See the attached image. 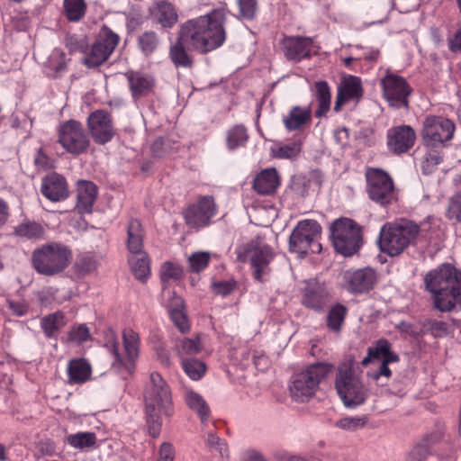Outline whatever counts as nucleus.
<instances>
[{"mask_svg":"<svg viewBox=\"0 0 461 461\" xmlns=\"http://www.w3.org/2000/svg\"><path fill=\"white\" fill-rule=\"evenodd\" d=\"M68 375L70 384H83L88 381L91 377V365L85 358L72 359L68 365Z\"/></svg>","mask_w":461,"mask_h":461,"instance_id":"32","label":"nucleus"},{"mask_svg":"<svg viewBox=\"0 0 461 461\" xmlns=\"http://www.w3.org/2000/svg\"><path fill=\"white\" fill-rule=\"evenodd\" d=\"M97 194V186L93 182L87 180L78 181L77 185V210L79 212L91 213Z\"/></svg>","mask_w":461,"mask_h":461,"instance_id":"24","label":"nucleus"},{"mask_svg":"<svg viewBox=\"0 0 461 461\" xmlns=\"http://www.w3.org/2000/svg\"><path fill=\"white\" fill-rule=\"evenodd\" d=\"M185 374L193 380H199L205 373V364L198 359L186 358L182 360Z\"/></svg>","mask_w":461,"mask_h":461,"instance_id":"49","label":"nucleus"},{"mask_svg":"<svg viewBox=\"0 0 461 461\" xmlns=\"http://www.w3.org/2000/svg\"><path fill=\"white\" fill-rule=\"evenodd\" d=\"M365 176L366 191L371 201L386 207L398 200L393 180L386 171L376 167H367Z\"/></svg>","mask_w":461,"mask_h":461,"instance_id":"8","label":"nucleus"},{"mask_svg":"<svg viewBox=\"0 0 461 461\" xmlns=\"http://www.w3.org/2000/svg\"><path fill=\"white\" fill-rule=\"evenodd\" d=\"M129 264L134 276L145 282L150 275L149 258L146 253H140V256H132L129 258Z\"/></svg>","mask_w":461,"mask_h":461,"instance_id":"38","label":"nucleus"},{"mask_svg":"<svg viewBox=\"0 0 461 461\" xmlns=\"http://www.w3.org/2000/svg\"><path fill=\"white\" fill-rule=\"evenodd\" d=\"M216 213L217 204L213 196L201 195L184 211V218L190 228H203Z\"/></svg>","mask_w":461,"mask_h":461,"instance_id":"13","label":"nucleus"},{"mask_svg":"<svg viewBox=\"0 0 461 461\" xmlns=\"http://www.w3.org/2000/svg\"><path fill=\"white\" fill-rule=\"evenodd\" d=\"M314 88L315 97L319 103L315 115L321 117L330 109L331 98L330 88L325 81L316 82Z\"/></svg>","mask_w":461,"mask_h":461,"instance_id":"39","label":"nucleus"},{"mask_svg":"<svg viewBox=\"0 0 461 461\" xmlns=\"http://www.w3.org/2000/svg\"><path fill=\"white\" fill-rule=\"evenodd\" d=\"M313 41L309 37H288L284 41L285 57L295 62L311 56Z\"/></svg>","mask_w":461,"mask_h":461,"instance_id":"22","label":"nucleus"},{"mask_svg":"<svg viewBox=\"0 0 461 461\" xmlns=\"http://www.w3.org/2000/svg\"><path fill=\"white\" fill-rule=\"evenodd\" d=\"M188 46L185 41L181 39V31L176 42L171 46L169 55L176 67L190 68L193 64L192 57L187 53L185 47Z\"/></svg>","mask_w":461,"mask_h":461,"instance_id":"36","label":"nucleus"},{"mask_svg":"<svg viewBox=\"0 0 461 461\" xmlns=\"http://www.w3.org/2000/svg\"><path fill=\"white\" fill-rule=\"evenodd\" d=\"M170 318L181 333L189 331L190 325L184 311V300L179 296H174L168 307Z\"/></svg>","mask_w":461,"mask_h":461,"instance_id":"34","label":"nucleus"},{"mask_svg":"<svg viewBox=\"0 0 461 461\" xmlns=\"http://www.w3.org/2000/svg\"><path fill=\"white\" fill-rule=\"evenodd\" d=\"M98 265L99 260L95 253L80 252L76 256L71 270L76 277L83 278L95 271Z\"/></svg>","mask_w":461,"mask_h":461,"instance_id":"31","label":"nucleus"},{"mask_svg":"<svg viewBox=\"0 0 461 461\" xmlns=\"http://www.w3.org/2000/svg\"><path fill=\"white\" fill-rule=\"evenodd\" d=\"M312 118V109L308 107L294 106L284 118L285 127L288 131L300 130Z\"/></svg>","mask_w":461,"mask_h":461,"instance_id":"33","label":"nucleus"},{"mask_svg":"<svg viewBox=\"0 0 461 461\" xmlns=\"http://www.w3.org/2000/svg\"><path fill=\"white\" fill-rule=\"evenodd\" d=\"M363 96V86L360 77L346 76L342 78L338 90L335 110L348 102H358Z\"/></svg>","mask_w":461,"mask_h":461,"instance_id":"18","label":"nucleus"},{"mask_svg":"<svg viewBox=\"0 0 461 461\" xmlns=\"http://www.w3.org/2000/svg\"><path fill=\"white\" fill-rule=\"evenodd\" d=\"M332 370V365L327 363H315L309 366L304 371L297 374L290 386L292 397L297 402H306L312 398L320 383Z\"/></svg>","mask_w":461,"mask_h":461,"instance_id":"7","label":"nucleus"},{"mask_svg":"<svg viewBox=\"0 0 461 461\" xmlns=\"http://www.w3.org/2000/svg\"><path fill=\"white\" fill-rule=\"evenodd\" d=\"M395 352L392 351L391 343L385 339H380L367 348V355L361 360V365L366 366L375 360H384Z\"/></svg>","mask_w":461,"mask_h":461,"instance_id":"35","label":"nucleus"},{"mask_svg":"<svg viewBox=\"0 0 461 461\" xmlns=\"http://www.w3.org/2000/svg\"><path fill=\"white\" fill-rule=\"evenodd\" d=\"M380 85L383 96L390 106L398 109L408 108V97L412 89L404 77L387 70L381 78Z\"/></svg>","mask_w":461,"mask_h":461,"instance_id":"10","label":"nucleus"},{"mask_svg":"<svg viewBox=\"0 0 461 461\" xmlns=\"http://www.w3.org/2000/svg\"><path fill=\"white\" fill-rule=\"evenodd\" d=\"M335 249L345 257L354 255L361 246L360 232H330Z\"/></svg>","mask_w":461,"mask_h":461,"instance_id":"23","label":"nucleus"},{"mask_svg":"<svg viewBox=\"0 0 461 461\" xmlns=\"http://www.w3.org/2000/svg\"><path fill=\"white\" fill-rule=\"evenodd\" d=\"M153 20L163 28H172L178 20L175 6L168 1H158L151 12Z\"/></svg>","mask_w":461,"mask_h":461,"instance_id":"28","label":"nucleus"},{"mask_svg":"<svg viewBox=\"0 0 461 461\" xmlns=\"http://www.w3.org/2000/svg\"><path fill=\"white\" fill-rule=\"evenodd\" d=\"M91 339L90 329L85 323L73 325L68 332V341L75 345H81Z\"/></svg>","mask_w":461,"mask_h":461,"instance_id":"48","label":"nucleus"},{"mask_svg":"<svg viewBox=\"0 0 461 461\" xmlns=\"http://www.w3.org/2000/svg\"><path fill=\"white\" fill-rule=\"evenodd\" d=\"M329 301V294L323 285L317 281H308L303 289L302 303L317 312L323 311Z\"/></svg>","mask_w":461,"mask_h":461,"instance_id":"21","label":"nucleus"},{"mask_svg":"<svg viewBox=\"0 0 461 461\" xmlns=\"http://www.w3.org/2000/svg\"><path fill=\"white\" fill-rule=\"evenodd\" d=\"M63 8L68 21L78 22L85 16L86 4L85 0H63Z\"/></svg>","mask_w":461,"mask_h":461,"instance_id":"44","label":"nucleus"},{"mask_svg":"<svg viewBox=\"0 0 461 461\" xmlns=\"http://www.w3.org/2000/svg\"><path fill=\"white\" fill-rule=\"evenodd\" d=\"M356 365L354 357L346 358L339 365L335 379L337 393L344 405L348 408L364 403L369 394L368 389L356 373Z\"/></svg>","mask_w":461,"mask_h":461,"instance_id":"4","label":"nucleus"},{"mask_svg":"<svg viewBox=\"0 0 461 461\" xmlns=\"http://www.w3.org/2000/svg\"><path fill=\"white\" fill-rule=\"evenodd\" d=\"M347 313L348 309L346 306L340 303H337L334 306H332L327 315V327L332 331H340Z\"/></svg>","mask_w":461,"mask_h":461,"instance_id":"41","label":"nucleus"},{"mask_svg":"<svg viewBox=\"0 0 461 461\" xmlns=\"http://www.w3.org/2000/svg\"><path fill=\"white\" fill-rule=\"evenodd\" d=\"M321 232H291L289 238V249L290 251L306 254L307 249H311L312 252H320L321 246L316 242L318 234Z\"/></svg>","mask_w":461,"mask_h":461,"instance_id":"26","label":"nucleus"},{"mask_svg":"<svg viewBox=\"0 0 461 461\" xmlns=\"http://www.w3.org/2000/svg\"><path fill=\"white\" fill-rule=\"evenodd\" d=\"M122 339L127 359L123 360L121 357L118 344L113 342L110 346V351L114 357L113 366L118 367L119 369H121V367H124L128 373H131L133 361L139 354V335L131 329H125L122 333Z\"/></svg>","mask_w":461,"mask_h":461,"instance_id":"15","label":"nucleus"},{"mask_svg":"<svg viewBox=\"0 0 461 461\" xmlns=\"http://www.w3.org/2000/svg\"><path fill=\"white\" fill-rule=\"evenodd\" d=\"M248 140V131L242 124L234 125L226 132V146L230 151L244 147Z\"/></svg>","mask_w":461,"mask_h":461,"instance_id":"37","label":"nucleus"},{"mask_svg":"<svg viewBox=\"0 0 461 461\" xmlns=\"http://www.w3.org/2000/svg\"><path fill=\"white\" fill-rule=\"evenodd\" d=\"M414 232H379L380 249L391 257L401 254L414 238Z\"/></svg>","mask_w":461,"mask_h":461,"instance_id":"19","label":"nucleus"},{"mask_svg":"<svg viewBox=\"0 0 461 461\" xmlns=\"http://www.w3.org/2000/svg\"><path fill=\"white\" fill-rule=\"evenodd\" d=\"M65 325L64 314L60 312L49 314L41 321V329L48 338H52Z\"/></svg>","mask_w":461,"mask_h":461,"instance_id":"43","label":"nucleus"},{"mask_svg":"<svg viewBox=\"0 0 461 461\" xmlns=\"http://www.w3.org/2000/svg\"><path fill=\"white\" fill-rule=\"evenodd\" d=\"M8 308L16 316H24L29 311L28 304L23 300H7Z\"/></svg>","mask_w":461,"mask_h":461,"instance_id":"63","label":"nucleus"},{"mask_svg":"<svg viewBox=\"0 0 461 461\" xmlns=\"http://www.w3.org/2000/svg\"><path fill=\"white\" fill-rule=\"evenodd\" d=\"M144 401L148 432L151 437L158 438L162 426L160 414H173L170 388L158 372H153L149 375L144 390Z\"/></svg>","mask_w":461,"mask_h":461,"instance_id":"3","label":"nucleus"},{"mask_svg":"<svg viewBox=\"0 0 461 461\" xmlns=\"http://www.w3.org/2000/svg\"><path fill=\"white\" fill-rule=\"evenodd\" d=\"M455 132V124L443 116L429 115L422 122L421 138L429 148H439L449 141Z\"/></svg>","mask_w":461,"mask_h":461,"instance_id":"9","label":"nucleus"},{"mask_svg":"<svg viewBox=\"0 0 461 461\" xmlns=\"http://www.w3.org/2000/svg\"><path fill=\"white\" fill-rule=\"evenodd\" d=\"M439 222L440 221L434 216H429L420 225L406 218H400L393 222L384 223L380 230H433L440 228Z\"/></svg>","mask_w":461,"mask_h":461,"instance_id":"25","label":"nucleus"},{"mask_svg":"<svg viewBox=\"0 0 461 461\" xmlns=\"http://www.w3.org/2000/svg\"><path fill=\"white\" fill-rule=\"evenodd\" d=\"M207 444L211 448L218 451L221 457L228 456V449L224 440L221 439L215 434H208Z\"/></svg>","mask_w":461,"mask_h":461,"instance_id":"62","label":"nucleus"},{"mask_svg":"<svg viewBox=\"0 0 461 461\" xmlns=\"http://www.w3.org/2000/svg\"><path fill=\"white\" fill-rule=\"evenodd\" d=\"M125 77L129 82L132 97L135 100L148 95L154 86L153 78L141 72L129 71L125 73Z\"/></svg>","mask_w":461,"mask_h":461,"instance_id":"29","label":"nucleus"},{"mask_svg":"<svg viewBox=\"0 0 461 461\" xmlns=\"http://www.w3.org/2000/svg\"><path fill=\"white\" fill-rule=\"evenodd\" d=\"M237 259L240 262H249L252 277L256 282L265 283L270 273V264L276 253L259 237L236 249Z\"/></svg>","mask_w":461,"mask_h":461,"instance_id":"6","label":"nucleus"},{"mask_svg":"<svg viewBox=\"0 0 461 461\" xmlns=\"http://www.w3.org/2000/svg\"><path fill=\"white\" fill-rule=\"evenodd\" d=\"M429 454L430 450L429 449V446L419 442L408 453L406 461H425Z\"/></svg>","mask_w":461,"mask_h":461,"instance_id":"59","label":"nucleus"},{"mask_svg":"<svg viewBox=\"0 0 461 461\" xmlns=\"http://www.w3.org/2000/svg\"><path fill=\"white\" fill-rule=\"evenodd\" d=\"M236 282L233 280L219 281L212 284V290L215 294L227 296L234 290Z\"/></svg>","mask_w":461,"mask_h":461,"instance_id":"61","label":"nucleus"},{"mask_svg":"<svg viewBox=\"0 0 461 461\" xmlns=\"http://www.w3.org/2000/svg\"><path fill=\"white\" fill-rule=\"evenodd\" d=\"M400 360L399 356L395 353L388 356L386 358L381 361L378 370L375 371L371 377L375 380H378L381 377L389 378L392 375V371L388 365L391 363H397Z\"/></svg>","mask_w":461,"mask_h":461,"instance_id":"55","label":"nucleus"},{"mask_svg":"<svg viewBox=\"0 0 461 461\" xmlns=\"http://www.w3.org/2000/svg\"><path fill=\"white\" fill-rule=\"evenodd\" d=\"M240 15L247 20H253L258 14V0H239Z\"/></svg>","mask_w":461,"mask_h":461,"instance_id":"57","label":"nucleus"},{"mask_svg":"<svg viewBox=\"0 0 461 461\" xmlns=\"http://www.w3.org/2000/svg\"><path fill=\"white\" fill-rule=\"evenodd\" d=\"M280 185V178L275 168L262 170L254 179L253 187L260 194H273Z\"/></svg>","mask_w":461,"mask_h":461,"instance_id":"30","label":"nucleus"},{"mask_svg":"<svg viewBox=\"0 0 461 461\" xmlns=\"http://www.w3.org/2000/svg\"><path fill=\"white\" fill-rule=\"evenodd\" d=\"M158 461H174V448L170 443L161 444Z\"/></svg>","mask_w":461,"mask_h":461,"instance_id":"64","label":"nucleus"},{"mask_svg":"<svg viewBox=\"0 0 461 461\" xmlns=\"http://www.w3.org/2000/svg\"><path fill=\"white\" fill-rule=\"evenodd\" d=\"M343 279L348 292L361 294L373 289L377 281V274L374 268L366 267L345 271Z\"/></svg>","mask_w":461,"mask_h":461,"instance_id":"14","label":"nucleus"},{"mask_svg":"<svg viewBox=\"0 0 461 461\" xmlns=\"http://www.w3.org/2000/svg\"><path fill=\"white\" fill-rule=\"evenodd\" d=\"M367 421V418L361 417H344L335 422V426L344 430L356 431L363 428Z\"/></svg>","mask_w":461,"mask_h":461,"instance_id":"51","label":"nucleus"},{"mask_svg":"<svg viewBox=\"0 0 461 461\" xmlns=\"http://www.w3.org/2000/svg\"><path fill=\"white\" fill-rule=\"evenodd\" d=\"M127 248L132 256H140L143 248V237L140 232H128Z\"/></svg>","mask_w":461,"mask_h":461,"instance_id":"56","label":"nucleus"},{"mask_svg":"<svg viewBox=\"0 0 461 461\" xmlns=\"http://www.w3.org/2000/svg\"><path fill=\"white\" fill-rule=\"evenodd\" d=\"M244 358L251 359L255 367L258 370H264L268 365L267 357L257 350H248L244 353Z\"/></svg>","mask_w":461,"mask_h":461,"instance_id":"60","label":"nucleus"},{"mask_svg":"<svg viewBox=\"0 0 461 461\" xmlns=\"http://www.w3.org/2000/svg\"><path fill=\"white\" fill-rule=\"evenodd\" d=\"M446 215L450 221L461 222V193H456L449 198Z\"/></svg>","mask_w":461,"mask_h":461,"instance_id":"52","label":"nucleus"},{"mask_svg":"<svg viewBox=\"0 0 461 461\" xmlns=\"http://www.w3.org/2000/svg\"><path fill=\"white\" fill-rule=\"evenodd\" d=\"M66 442L74 448L83 449L95 446L96 436L94 432H77L68 435Z\"/></svg>","mask_w":461,"mask_h":461,"instance_id":"45","label":"nucleus"},{"mask_svg":"<svg viewBox=\"0 0 461 461\" xmlns=\"http://www.w3.org/2000/svg\"><path fill=\"white\" fill-rule=\"evenodd\" d=\"M119 36L111 29L104 26L99 33L97 41L86 53L83 62L88 68L102 65L108 59L119 43Z\"/></svg>","mask_w":461,"mask_h":461,"instance_id":"12","label":"nucleus"},{"mask_svg":"<svg viewBox=\"0 0 461 461\" xmlns=\"http://www.w3.org/2000/svg\"><path fill=\"white\" fill-rule=\"evenodd\" d=\"M188 260L191 271L199 273L208 266L210 256L206 252H195L189 257Z\"/></svg>","mask_w":461,"mask_h":461,"instance_id":"54","label":"nucleus"},{"mask_svg":"<svg viewBox=\"0 0 461 461\" xmlns=\"http://www.w3.org/2000/svg\"><path fill=\"white\" fill-rule=\"evenodd\" d=\"M58 141L68 152L74 155L86 152L90 145L83 125L75 120H68L60 124Z\"/></svg>","mask_w":461,"mask_h":461,"instance_id":"11","label":"nucleus"},{"mask_svg":"<svg viewBox=\"0 0 461 461\" xmlns=\"http://www.w3.org/2000/svg\"><path fill=\"white\" fill-rule=\"evenodd\" d=\"M416 132L409 125L393 127L387 131V146L394 154L408 152L414 145Z\"/></svg>","mask_w":461,"mask_h":461,"instance_id":"17","label":"nucleus"},{"mask_svg":"<svg viewBox=\"0 0 461 461\" xmlns=\"http://www.w3.org/2000/svg\"><path fill=\"white\" fill-rule=\"evenodd\" d=\"M72 259L71 249L61 242L51 241L35 249L32 255L34 269L41 275L54 276L63 273Z\"/></svg>","mask_w":461,"mask_h":461,"instance_id":"5","label":"nucleus"},{"mask_svg":"<svg viewBox=\"0 0 461 461\" xmlns=\"http://www.w3.org/2000/svg\"><path fill=\"white\" fill-rule=\"evenodd\" d=\"M87 124L90 133L97 144L104 145L109 142L114 135L111 116L103 110L93 112L88 116Z\"/></svg>","mask_w":461,"mask_h":461,"instance_id":"16","label":"nucleus"},{"mask_svg":"<svg viewBox=\"0 0 461 461\" xmlns=\"http://www.w3.org/2000/svg\"><path fill=\"white\" fill-rule=\"evenodd\" d=\"M41 194L51 202H59L68 197L67 180L59 174L52 173L42 178Z\"/></svg>","mask_w":461,"mask_h":461,"instance_id":"20","label":"nucleus"},{"mask_svg":"<svg viewBox=\"0 0 461 461\" xmlns=\"http://www.w3.org/2000/svg\"><path fill=\"white\" fill-rule=\"evenodd\" d=\"M183 276V269L180 266L171 263L165 262L160 269V277L163 282L168 281L169 279L178 280Z\"/></svg>","mask_w":461,"mask_h":461,"instance_id":"53","label":"nucleus"},{"mask_svg":"<svg viewBox=\"0 0 461 461\" xmlns=\"http://www.w3.org/2000/svg\"><path fill=\"white\" fill-rule=\"evenodd\" d=\"M185 402L188 407L199 415L202 422L208 420L210 408L199 393L194 391L186 392Z\"/></svg>","mask_w":461,"mask_h":461,"instance_id":"40","label":"nucleus"},{"mask_svg":"<svg viewBox=\"0 0 461 461\" xmlns=\"http://www.w3.org/2000/svg\"><path fill=\"white\" fill-rule=\"evenodd\" d=\"M329 230H362V228L352 219L340 217L332 221Z\"/></svg>","mask_w":461,"mask_h":461,"instance_id":"58","label":"nucleus"},{"mask_svg":"<svg viewBox=\"0 0 461 461\" xmlns=\"http://www.w3.org/2000/svg\"><path fill=\"white\" fill-rule=\"evenodd\" d=\"M69 60L62 50L56 48L44 62L43 72L48 77H59L67 71Z\"/></svg>","mask_w":461,"mask_h":461,"instance_id":"27","label":"nucleus"},{"mask_svg":"<svg viewBox=\"0 0 461 461\" xmlns=\"http://www.w3.org/2000/svg\"><path fill=\"white\" fill-rule=\"evenodd\" d=\"M138 44L140 50L145 55H149L158 47V39L154 32H145L139 36Z\"/></svg>","mask_w":461,"mask_h":461,"instance_id":"50","label":"nucleus"},{"mask_svg":"<svg viewBox=\"0 0 461 461\" xmlns=\"http://www.w3.org/2000/svg\"><path fill=\"white\" fill-rule=\"evenodd\" d=\"M420 327L423 333L430 334L434 338H442L448 332L447 322L431 318H426L421 321Z\"/></svg>","mask_w":461,"mask_h":461,"instance_id":"46","label":"nucleus"},{"mask_svg":"<svg viewBox=\"0 0 461 461\" xmlns=\"http://www.w3.org/2000/svg\"><path fill=\"white\" fill-rule=\"evenodd\" d=\"M426 290L431 295L432 308L440 312L461 310V272L443 264L424 276Z\"/></svg>","mask_w":461,"mask_h":461,"instance_id":"2","label":"nucleus"},{"mask_svg":"<svg viewBox=\"0 0 461 461\" xmlns=\"http://www.w3.org/2000/svg\"><path fill=\"white\" fill-rule=\"evenodd\" d=\"M202 348L203 346L199 335L193 339H180L176 343V350L183 359L185 356H192L200 353Z\"/></svg>","mask_w":461,"mask_h":461,"instance_id":"42","label":"nucleus"},{"mask_svg":"<svg viewBox=\"0 0 461 461\" xmlns=\"http://www.w3.org/2000/svg\"><path fill=\"white\" fill-rule=\"evenodd\" d=\"M302 150V143L299 140H294L285 144L277 145L272 149L275 158L283 159H293L296 158Z\"/></svg>","mask_w":461,"mask_h":461,"instance_id":"47","label":"nucleus"},{"mask_svg":"<svg viewBox=\"0 0 461 461\" xmlns=\"http://www.w3.org/2000/svg\"><path fill=\"white\" fill-rule=\"evenodd\" d=\"M226 11L213 9L204 15L187 20L181 27V39L193 50L203 53L221 47L226 40Z\"/></svg>","mask_w":461,"mask_h":461,"instance_id":"1","label":"nucleus"}]
</instances>
